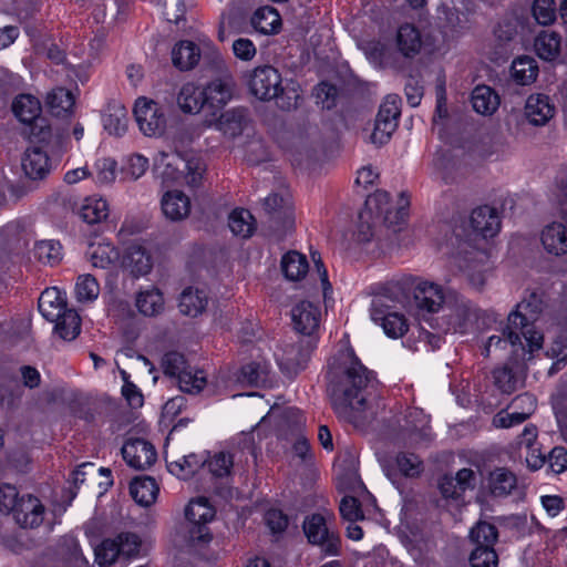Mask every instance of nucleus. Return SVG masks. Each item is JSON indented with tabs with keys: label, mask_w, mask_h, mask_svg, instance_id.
Instances as JSON below:
<instances>
[{
	"label": "nucleus",
	"mask_w": 567,
	"mask_h": 567,
	"mask_svg": "<svg viewBox=\"0 0 567 567\" xmlns=\"http://www.w3.org/2000/svg\"><path fill=\"white\" fill-rule=\"evenodd\" d=\"M327 377L328 392L336 413L355 426L360 425L365 419L362 414L373 372L361 363L351 349H346L339 351L329 363Z\"/></svg>",
	"instance_id": "1"
},
{
	"label": "nucleus",
	"mask_w": 567,
	"mask_h": 567,
	"mask_svg": "<svg viewBox=\"0 0 567 567\" xmlns=\"http://www.w3.org/2000/svg\"><path fill=\"white\" fill-rule=\"evenodd\" d=\"M443 313L432 316L426 321L437 333L466 334L473 331L478 319V309L465 297L457 293L447 297Z\"/></svg>",
	"instance_id": "2"
},
{
	"label": "nucleus",
	"mask_w": 567,
	"mask_h": 567,
	"mask_svg": "<svg viewBox=\"0 0 567 567\" xmlns=\"http://www.w3.org/2000/svg\"><path fill=\"white\" fill-rule=\"evenodd\" d=\"M41 134L42 145L29 147L22 157V169L32 181L43 179L48 176L52 168L48 152L60 150L63 143L62 135L55 134L53 136L51 127L42 128Z\"/></svg>",
	"instance_id": "3"
},
{
	"label": "nucleus",
	"mask_w": 567,
	"mask_h": 567,
	"mask_svg": "<svg viewBox=\"0 0 567 567\" xmlns=\"http://www.w3.org/2000/svg\"><path fill=\"white\" fill-rule=\"evenodd\" d=\"M543 310L542 297L536 292H530L528 297L517 303L507 320L511 326L518 328L520 334L525 338L530 351L542 348L543 336L534 329V322Z\"/></svg>",
	"instance_id": "4"
},
{
	"label": "nucleus",
	"mask_w": 567,
	"mask_h": 567,
	"mask_svg": "<svg viewBox=\"0 0 567 567\" xmlns=\"http://www.w3.org/2000/svg\"><path fill=\"white\" fill-rule=\"evenodd\" d=\"M408 206L409 202L403 198L402 194L399 206L393 208L390 204V195L384 190H377L367 199V207L374 212L379 225L382 224L393 231L399 230L400 225L404 221Z\"/></svg>",
	"instance_id": "5"
},
{
	"label": "nucleus",
	"mask_w": 567,
	"mask_h": 567,
	"mask_svg": "<svg viewBox=\"0 0 567 567\" xmlns=\"http://www.w3.org/2000/svg\"><path fill=\"white\" fill-rule=\"evenodd\" d=\"M188 538L192 543H207L210 534L207 524L215 517V509L204 497L192 499L185 509Z\"/></svg>",
	"instance_id": "6"
},
{
	"label": "nucleus",
	"mask_w": 567,
	"mask_h": 567,
	"mask_svg": "<svg viewBox=\"0 0 567 567\" xmlns=\"http://www.w3.org/2000/svg\"><path fill=\"white\" fill-rule=\"evenodd\" d=\"M401 100L398 95H388L381 104L370 135L372 144L381 146L388 143L398 127Z\"/></svg>",
	"instance_id": "7"
},
{
	"label": "nucleus",
	"mask_w": 567,
	"mask_h": 567,
	"mask_svg": "<svg viewBox=\"0 0 567 567\" xmlns=\"http://www.w3.org/2000/svg\"><path fill=\"white\" fill-rule=\"evenodd\" d=\"M316 342L311 338H299L296 342L287 343L277 354L280 370L289 378L295 377L307 365Z\"/></svg>",
	"instance_id": "8"
},
{
	"label": "nucleus",
	"mask_w": 567,
	"mask_h": 567,
	"mask_svg": "<svg viewBox=\"0 0 567 567\" xmlns=\"http://www.w3.org/2000/svg\"><path fill=\"white\" fill-rule=\"evenodd\" d=\"M247 84L250 93L261 101L274 100L284 91L281 75L271 65L254 69L247 75Z\"/></svg>",
	"instance_id": "9"
},
{
	"label": "nucleus",
	"mask_w": 567,
	"mask_h": 567,
	"mask_svg": "<svg viewBox=\"0 0 567 567\" xmlns=\"http://www.w3.org/2000/svg\"><path fill=\"white\" fill-rule=\"evenodd\" d=\"M303 532L309 543L318 545L328 555H337L340 549V537L329 530L323 516L313 514L303 522Z\"/></svg>",
	"instance_id": "10"
},
{
	"label": "nucleus",
	"mask_w": 567,
	"mask_h": 567,
	"mask_svg": "<svg viewBox=\"0 0 567 567\" xmlns=\"http://www.w3.org/2000/svg\"><path fill=\"white\" fill-rule=\"evenodd\" d=\"M134 116L141 132L146 136H158L164 132L166 120L161 107L152 100L138 97Z\"/></svg>",
	"instance_id": "11"
},
{
	"label": "nucleus",
	"mask_w": 567,
	"mask_h": 567,
	"mask_svg": "<svg viewBox=\"0 0 567 567\" xmlns=\"http://www.w3.org/2000/svg\"><path fill=\"white\" fill-rule=\"evenodd\" d=\"M370 316L375 323L382 327L384 333L390 338H401L409 329L404 316L398 312H391L389 307L384 305L382 298L373 299Z\"/></svg>",
	"instance_id": "12"
},
{
	"label": "nucleus",
	"mask_w": 567,
	"mask_h": 567,
	"mask_svg": "<svg viewBox=\"0 0 567 567\" xmlns=\"http://www.w3.org/2000/svg\"><path fill=\"white\" fill-rule=\"evenodd\" d=\"M122 455L128 466L144 471L151 467L157 457L154 446L143 439H130L122 447Z\"/></svg>",
	"instance_id": "13"
},
{
	"label": "nucleus",
	"mask_w": 567,
	"mask_h": 567,
	"mask_svg": "<svg viewBox=\"0 0 567 567\" xmlns=\"http://www.w3.org/2000/svg\"><path fill=\"white\" fill-rule=\"evenodd\" d=\"M262 209L268 216L275 230L290 228L293 223L291 204L288 197L272 193L262 200Z\"/></svg>",
	"instance_id": "14"
},
{
	"label": "nucleus",
	"mask_w": 567,
	"mask_h": 567,
	"mask_svg": "<svg viewBox=\"0 0 567 567\" xmlns=\"http://www.w3.org/2000/svg\"><path fill=\"white\" fill-rule=\"evenodd\" d=\"M454 292L445 293L443 289L433 284L423 281L420 282L414 289V299L419 309L427 311L432 316L446 306L447 297Z\"/></svg>",
	"instance_id": "15"
},
{
	"label": "nucleus",
	"mask_w": 567,
	"mask_h": 567,
	"mask_svg": "<svg viewBox=\"0 0 567 567\" xmlns=\"http://www.w3.org/2000/svg\"><path fill=\"white\" fill-rule=\"evenodd\" d=\"M476 484L475 472L471 468H461L455 476L444 475L439 481V489L444 498L458 499L467 489H474Z\"/></svg>",
	"instance_id": "16"
},
{
	"label": "nucleus",
	"mask_w": 567,
	"mask_h": 567,
	"mask_svg": "<svg viewBox=\"0 0 567 567\" xmlns=\"http://www.w3.org/2000/svg\"><path fill=\"white\" fill-rule=\"evenodd\" d=\"M12 514L20 527L35 528L43 522L44 506L37 497L27 495L19 498Z\"/></svg>",
	"instance_id": "17"
},
{
	"label": "nucleus",
	"mask_w": 567,
	"mask_h": 567,
	"mask_svg": "<svg viewBox=\"0 0 567 567\" xmlns=\"http://www.w3.org/2000/svg\"><path fill=\"white\" fill-rule=\"evenodd\" d=\"M291 318L298 332L311 337L319 328L321 312L318 305L303 300L292 308Z\"/></svg>",
	"instance_id": "18"
},
{
	"label": "nucleus",
	"mask_w": 567,
	"mask_h": 567,
	"mask_svg": "<svg viewBox=\"0 0 567 567\" xmlns=\"http://www.w3.org/2000/svg\"><path fill=\"white\" fill-rule=\"evenodd\" d=\"M203 89L207 109L220 110L231 100L235 82L229 74H225L210 81Z\"/></svg>",
	"instance_id": "19"
},
{
	"label": "nucleus",
	"mask_w": 567,
	"mask_h": 567,
	"mask_svg": "<svg viewBox=\"0 0 567 567\" xmlns=\"http://www.w3.org/2000/svg\"><path fill=\"white\" fill-rule=\"evenodd\" d=\"M164 216L172 221H181L190 213V199L182 190H168L161 199Z\"/></svg>",
	"instance_id": "20"
},
{
	"label": "nucleus",
	"mask_w": 567,
	"mask_h": 567,
	"mask_svg": "<svg viewBox=\"0 0 567 567\" xmlns=\"http://www.w3.org/2000/svg\"><path fill=\"white\" fill-rule=\"evenodd\" d=\"M474 231L484 238L494 237L501 229V220L495 208L487 205L475 208L471 214Z\"/></svg>",
	"instance_id": "21"
},
{
	"label": "nucleus",
	"mask_w": 567,
	"mask_h": 567,
	"mask_svg": "<svg viewBox=\"0 0 567 567\" xmlns=\"http://www.w3.org/2000/svg\"><path fill=\"white\" fill-rule=\"evenodd\" d=\"M38 308L48 321L53 322L68 309L65 295L56 287L47 288L39 297Z\"/></svg>",
	"instance_id": "22"
},
{
	"label": "nucleus",
	"mask_w": 567,
	"mask_h": 567,
	"mask_svg": "<svg viewBox=\"0 0 567 567\" xmlns=\"http://www.w3.org/2000/svg\"><path fill=\"white\" fill-rule=\"evenodd\" d=\"M544 249L551 255L567 254V223L554 221L547 225L540 235Z\"/></svg>",
	"instance_id": "23"
},
{
	"label": "nucleus",
	"mask_w": 567,
	"mask_h": 567,
	"mask_svg": "<svg viewBox=\"0 0 567 567\" xmlns=\"http://www.w3.org/2000/svg\"><path fill=\"white\" fill-rule=\"evenodd\" d=\"M555 114V106L549 96L532 94L525 104V115L530 124L545 125Z\"/></svg>",
	"instance_id": "24"
},
{
	"label": "nucleus",
	"mask_w": 567,
	"mask_h": 567,
	"mask_svg": "<svg viewBox=\"0 0 567 567\" xmlns=\"http://www.w3.org/2000/svg\"><path fill=\"white\" fill-rule=\"evenodd\" d=\"M249 111L247 107L238 106L225 111L217 118L215 125L217 130L229 137L240 135L248 123Z\"/></svg>",
	"instance_id": "25"
},
{
	"label": "nucleus",
	"mask_w": 567,
	"mask_h": 567,
	"mask_svg": "<svg viewBox=\"0 0 567 567\" xmlns=\"http://www.w3.org/2000/svg\"><path fill=\"white\" fill-rule=\"evenodd\" d=\"M184 156L179 153L158 152L154 157V169L166 182H178L183 178Z\"/></svg>",
	"instance_id": "26"
},
{
	"label": "nucleus",
	"mask_w": 567,
	"mask_h": 567,
	"mask_svg": "<svg viewBox=\"0 0 567 567\" xmlns=\"http://www.w3.org/2000/svg\"><path fill=\"white\" fill-rule=\"evenodd\" d=\"M123 264L134 277L147 275L153 267L150 252L140 244L127 247Z\"/></svg>",
	"instance_id": "27"
},
{
	"label": "nucleus",
	"mask_w": 567,
	"mask_h": 567,
	"mask_svg": "<svg viewBox=\"0 0 567 567\" xmlns=\"http://www.w3.org/2000/svg\"><path fill=\"white\" fill-rule=\"evenodd\" d=\"M127 121V110L121 102L111 101L107 103L102 122L109 134L122 136L126 132Z\"/></svg>",
	"instance_id": "28"
},
{
	"label": "nucleus",
	"mask_w": 567,
	"mask_h": 567,
	"mask_svg": "<svg viewBox=\"0 0 567 567\" xmlns=\"http://www.w3.org/2000/svg\"><path fill=\"white\" fill-rule=\"evenodd\" d=\"M200 59V50L195 42L182 40L172 50V61L181 71L194 69Z\"/></svg>",
	"instance_id": "29"
},
{
	"label": "nucleus",
	"mask_w": 567,
	"mask_h": 567,
	"mask_svg": "<svg viewBox=\"0 0 567 567\" xmlns=\"http://www.w3.org/2000/svg\"><path fill=\"white\" fill-rule=\"evenodd\" d=\"M86 255L92 266L101 269L111 268L120 259V250L106 241L92 243Z\"/></svg>",
	"instance_id": "30"
},
{
	"label": "nucleus",
	"mask_w": 567,
	"mask_h": 567,
	"mask_svg": "<svg viewBox=\"0 0 567 567\" xmlns=\"http://www.w3.org/2000/svg\"><path fill=\"white\" fill-rule=\"evenodd\" d=\"M208 303V297L205 290L194 287H187L179 297V310L188 317H197L204 312Z\"/></svg>",
	"instance_id": "31"
},
{
	"label": "nucleus",
	"mask_w": 567,
	"mask_h": 567,
	"mask_svg": "<svg viewBox=\"0 0 567 567\" xmlns=\"http://www.w3.org/2000/svg\"><path fill=\"white\" fill-rule=\"evenodd\" d=\"M177 103L185 113H198L207 107L204 89L194 83H185L177 95Z\"/></svg>",
	"instance_id": "32"
},
{
	"label": "nucleus",
	"mask_w": 567,
	"mask_h": 567,
	"mask_svg": "<svg viewBox=\"0 0 567 567\" xmlns=\"http://www.w3.org/2000/svg\"><path fill=\"white\" fill-rule=\"evenodd\" d=\"M250 22L256 31L264 34L277 33L281 28L280 14L270 6L258 8L254 12Z\"/></svg>",
	"instance_id": "33"
},
{
	"label": "nucleus",
	"mask_w": 567,
	"mask_h": 567,
	"mask_svg": "<svg viewBox=\"0 0 567 567\" xmlns=\"http://www.w3.org/2000/svg\"><path fill=\"white\" fill-rule=\"evenodd\" d=\"M130 494L141 506L152 505L158 494V486L153 477H136L130 485Z\"/></svg>",
	"instance_id": "34"
},
{
	"label": "nucleus",
	"mask_w": 567,
	"mask_h": 567,
	"mask_svg": "<svg viewBox=\"0 0 567 567\" xmlns=\"http://www.w3.org/2000/svg\"><path fill=\"white\" fill-rule=\"evenodd\" d=\"M475 112L482 115L493 114L499 106L498 95L487 85H477L471 95Z\"/></svg>",
	"instance_id": "35"
},
{
	"label": "nucleus",
	"mask_w": 567,
	"mask_h": 567,
	"mask_svg": "<svg viewBox=\"0 0 567 567\" xmlns=\"http://www.w3.org/2000/svg\"><path fill=\"white\" fill-rule=\"evenodd\" d=\"M537 55L545 61H554L560 53L561 38L555 31H542L534 42Z\"/></svg>",
	"instance_id": "36"
},
{
	"label": "nucleus",
	"mask_w": 567,
	"mask_h": 567,
	"mask_svg": "<svg viewBox=\"0 0 567 567\" xmlns=\"http://www.w3.org/2000/svg\"><path fill=\"white\" fill-rule=\"evenodd\" d=\"M512 78L519 85L532 84L538 75L536 60L528 55L516 58L511 66Z\"/></svg>",
	"instance_id": "37"
},
{
	"label": "nucleus",
	"mask_w": 567,
	"mask_h": 567,
	"mask_svg": "<svg viewBox=\"0 0 567 567\" xmlns=\"http://www.w3.org/2000/svg\"><path fill=\"white\" fill-rule=\"evenodd\" d=\"M12 111L20 122L31 124L39 118L41 104L37 97L30 94H21L13 101Z\"/></svg>",
	"instance_id": "38"
},
{
	"label": "nucleus",
	"mask_w": 567,
	"mask_h": 567,
	"mask_svg": "<svg viewBox=\"0 0 567 567\" xmlns=\"http://www.w3.org/2000/svg\"><path fill=\"white\" fill-rule=\"evenodd\" d=\"M516 485V475L505 467H498L489 474V489L494 496H506Z\"/></svg>",
	"instance_id": "39"
},
{
	"label": "nucleus",
	"mask_w": 567,
	"mask_h": 567,
	"mask_svg": "<svg viewBox=\"0 0 567 567\" xmlns=\"http://www.w3.org/2000/svg\"><path fill=\"white\" fill-rule=\"evenodd\" d=\"M398 47L405 56L416 54L422 45L420 31L410 23L402 24L396 35Z\"/></svg>",
	"instance_id": "40"
},
{
	"label": "nucleus",
	"mask_w": 567,
	"mask_h": 567,
	"mask_svg": "<svg viewBox=\"0 0 567 567\" xmlns=\"http://www.w3.org/2000/svg\"><path fill=\"white\" fill-rule=\"evenodd\" d=\"M228 225L231 233L243 238L250 237L256 229V221L248 209H234L228 218Z\"/></svg>",
	"instance_id": "41"
},
{
	"label": "nucleus",
	"mask_w": 567,
	"mask_h": 567,
	"mask_svg": "<svg viewBox=\"0 0 567 567\" xmlns=\"http://www.w3.org/2000/svg\"><path fill=\"white\" fill-rule=\"evenodd\" d=\"M164 305L163 295L156 288L141 291L136 297V307L144 316L154 317L159 315L164 310Z\"/></svg>",
	"instance_id": "42"
},
{
	"label": "nucleus",
	"mask_w": 567,
	"mask_h": 567,
	"mask_svg": "<svg viewBox=\"0 0 567 567\" xmlns=\"http://www.w3.org/2000/svg\"><path fill=\"white\" fill-rule=\"evenodd\" d=\"M80 217L87 224H99L109 216V204L103 198L87 197L80 208Z\"/></svg>",
	"instance_id": "43"
},
{
	"label": "nucleus",
	"mask_w": 567,
	"mask_h": 567,
	"mask_svg": "<svg viewBox=\"0 0 567 567\" xmlns=\"http://www.w3.org/2000/svg\"><path fill=\"white\" fill-rule=\"evenodd\" d=\"M473 257H471L467 261L468 264L465 266L464 271L467 276L470 284L476 288L481 289L486 280V264L485 260L487 256L483 251H474L472 252Z\"/></svg>",
	"instance_id": "44"
},
{
	"label": "nucleus",
	"mask_w": 567,
	"mask_h": 567,
	"mask_svg": "<svg viewBox=\"0 0 567 567\" xmlns=\"http://www.w3.org/2000/svg\"><path fill=\"white\" fill-rule=\"evenodd\" d=\"M183 171L184 183L192 188H197L202 185L206 164L199 156L188 155L184 157Z\"/></svg>",
	"instance_id": "45"
},
{
	"label": "nucleus",
	"mask_w": 567,
	"mask_h": 567,
	"mask_svg": "<svg viewBox=\"0 0 567 567\" xmlns=\"http://www.w3.org/2000/svg\"><path fill=\"white\" fill-rule=\"evenodd\" d=\"M53 322H55V332L64 340L70 341L75 339L81 331V319L72 309H66L63 315Z\"/></svg>",
	"instance_id": "46"
},
{
	"label": "nucleus",
	"mask_w": 567,
	"mask_h": 567,
	"mask_svg": "<svg viewBox=\"0 0 567 567\" xmlns=\"http://www.w3.org/2000/svg\"><path fill=\"white\" fill-rule=\"evenodd\" d=\"M281 269L288 279L299 280L308 271V261L303 255L290 251L282 257Z\"/></svg>",
	"instance_id": "47"
},
{
	"label": "nucleus",
	"mask_w": 567,
	"mask_h": 567,
	"mask_svg": "<svg viewBox=\"0 0 567 567\" xmlns=\"http://www.w3.org/2000/svg\"><path fill=\"white\" fill-rule=\"evenodd\" d=\"M206 461L194 453L182 456L178 461L167 462L168 471L181 478L192 476Z\"/></svg>",
	"instance_id": "48"
},
{
	"label": "nucleus",
	"mask_w": 567,
	"mask_h": 567,
	"mask_svg": "<svg viewBox=\"0 0 567 567\" xmlns=\"http://www.w3.org/2000/svg\"><path fill=\"white\" fill-rule=\"evenodd\" d=\"M470 538L475 544V547H492L498 539L497 528L487 522H477L470 532Z\"/></svg>",
	"instance_id": "49"
},
{
	"label": "nucleus",
	"mask_w": 567,
	"mask_h": 567,
	"mask_svg": "<svg viewBox=\"0 0 567 567\" xmlns=\"http://www.w3.org/2000/svg\"><path fill=\"white\" fill-rule=\"evenodd\" d=\"M515 330H518V328L511 326L508 322L506 328L503 330L502 336H491L484 347L483 354L485 357H489L493 348L503 349L506 348L507 344L512 347H516L517 344L522 346L520 333Z\"/></svg>",
	"instance_id": "50"
},
{
	"label": "nucleus",
	"mask_w": 567,
	"mask_h": 567,
	"mask_svg": "<svg viewBox=\"0 0 567 567\" xmlns=\"http://www.w3.org/2000/svg\"><path fill=\"white\" fill-rule=\"evenodd\" d=\"M269 367L265 363L250 362L241 367L238 380L248 385H260L268 380Z\"/></svg>",
	"instance_id": "51"
},
{
	"label": "nucleus",
	"mask_w": 567,
	"mask_h": 567,
	"mask_svg": "<svg viewBox=\"0 0 567 567\" xmlns=\"http://www.w3.org/2000/svg\"><path fill=\"white\" fill-rule=\"evenodd\" d=\"M35 258L51 266L56 265L62 259V246L55 240H41L34 246Z\"/></svg>",
	"instance_id": "52"
},
{
	"label": "nucleus",
	"mask_w": 567,
	"mask_h": 567,
	"mask_svg": "<svg viewBox=\"0 0 567 567\" xmlns=\"http://www.w3.org/2000/svg\"><path fill=\"white\" fill-rule=\"evenodd\" d=\"M536 406V398L527 392L515 396L509 404V408L513 409L514 417L518 423L526 421L535 412Z\"/></svg>",
	"instance_id": "53"
},
{
	"label": "nucleus",
	"mask_w": 567,
	"mask_h": 567,
	"mask_svg": "<svg viewBox=\"0 0 567 567\" xmlns=\"http://www.w3.org/2000/svg\"><path fill=\"white\" fill-rule=\"evenodd\" d=\"M47 103L55 115H61L72 109L74 99L69 90L58 87L48 94Z\"/></svg>",
	"instance_id": "54"
},
{
	"label": "nucleus",
	"mask_w": 567,
	"mask_h": 567,
	"mask_svg": "<svg viewBox=\"0 0 567 567\" xmlns=\"http://www.w3.org/2000/svg\"><path fill=\"white\" fill-rule=\"evenodd\" d=\"M395 463L400 473L405 477H417L424 470L422 460L414 453H399Z\"/></svg>",
	"instance_id": "55"
},
{
	"label": "nucleus",
	"mask_w": 567,
	"mask_h": 567,
	"mask_svg": "<svg viewBox=\"0 0 567 567\" xmlns=\"http://www.w3.org/2000/svg\"><path fill=\"white\" fill-rule=\"evenodd\" d=\"M177 380L179 389L186 393H198L206 383L203 371H194L189 365L177 377Z\"/></svg>",
	"instance_id": "56"
},
{
	"label": "nucleus",
	"mask_w": 567,
	"mask_h": 567,
	"mask_svg": "<svg viewBox=\"0 0 567 567\" xmlns=\"http://www.w3.org/2000/svg\"><path fill=\"white\" fill-rule=\"evenodd\" d=\"M100 285L92 275H81L75 284V296L81 302L93 301L99 297Z\"/></svg>",
	"instance_id": "57"
},
{
	"label": "nucleus",
	"mask_w": 567,
	"mask_h": 567,
	"mask_svg": "<svg viewBox=\"0 0 567 567\" xmlns=\"http://www.w3.org/2000/svg\"><path fill=\"white\" fill-rule=\"evenodd\" d=\"M532 13L538 24L549 25L554 23L557 17L555 0H534Z\"/></svg>",
	"instance_id": "58"
},
{
	"label": "nucleus",
	"mask_w": 567,
	"mask_h": 567,
	"mask_svg": "<svg viewBox=\"0 0 567 567\" xmlns=\"http://www.w3.org/2000/svg\"><path fill=\"white\" fill-rule=\"evenodd\" d=\"M235 464V455L226 452L216 453L207 463L209 472L216 477L230 475Z\"/></svg>",
	"instance_id": "59"
},
{
	"label": "nucleus",
	"mask_w": 567,
	"mask_h": 567,
	"mask_svg": "<svg viewBox=\"0 0 567 567\" xmlns=\"http://www.w3.org/2000/svg\"><path fill=\"white\" fill-rule=\"evenodd\" d=\"M379 225L375 214L367 206L359 215L358 239L362 243L370 241L374 236V227Z\"/></svg>",
	"instance_id": "60"
},
{
	"label": "nucleus",
	"mask_w": 567,
	"mask_h": 567,
	"mask_svg": "<svg viewBox=\"0 0 567 567\" xmlns=\"http://www.w3.org/2000/svg\"><path fill=\"white\" fill-rule=\"evenodd\" d=\"M95 561L104 567L113 564L121 556L118 546L114 539H105L94 550Z\"/></svg>",
	"instance_id": "61"
},
{
	"label": "nucleus",
	"mask_w": 567,
	"mask_h": 567,
	"mask_svg": "<svg viewBox=\"0 0 567 567\" xmlns=\"http://www.w3.org/2000/svg\"><path fill=\"white\" fill-rule=\"evenodd\" d=\"M472 567H497L498 556L492 547H475L470 556Z\"/></svg>",
	"instance_id": "62"
},
{
	"label": "nucleus",
	"mask_w": 567,
	"mask_h": 567,
	"mask_svg": "<svg viewBox=\"0 0 567 567\" xmlns=\"http://www.w3.org/2000/svg\"><path fill=\"white\" fill-rule=\"evenodd\" d=\"M406 431L412 436L424 437L427 433V421L419 409H410L405 415Z\"/></svg>",
	"instance_id": "63"
},
{
	"label": "nucleus",
	"mask_w": 567,
	"mask_h": 567,
	"mask_svg": "<svg viewBox=\"0 0 567 567\" xmlns=\"http://www.w3.org/2000/svg\"><path fill=\"white\" fill-rule=\"evenodd\" d=\"M118 546L121 556L126 558L136 557L141 549V539L132 533H122L114 538Z\"/></svg>",
	"instance_id": "64"
}]
</instances>
